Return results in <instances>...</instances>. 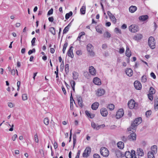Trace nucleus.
<instances>
[{
  "mask_svg": "<svg viewBox=\"0 0 158 158\" xmlns=\"http://www.w3.org/2000/svg\"><path fill=\"white\" fill-rule=\"evenodd\" d=\"M142 122L141 117H138L135 118L134 121L131 123L130 127L127 129L128 131H132L133 132L136 130L135 127L140 124Z\"/></svg>",
  "mask_w": 158,
  "mask_h": 158,
  "instance_id": "nucleus-1",
  "label": "nucleus"
},
{
  "mask_svg": "<svg viewBox=\"0 0 158 158\" xmlns=\"http://www.w3.org/2000/svg\"><path fill=\"white\" fill-rule=\"evenodd\" d=\"M148 44L150 47L153 49L155 48V42L154 38L152 36H150L148 39Z\"/></svg>",
  "mask_w": 158,
  "mask_h": 158,
  "instance_id": "nucleus-2",
  "label": "nucleus"
},
{
  "mask_svg": "<svg viewBox=\"0 0 158 158\" xmlns=\"http://www.w3.org/2000/svg\"><path fill=\"white\" fill-rule=\"evenodd\" d=\"M101 155L104 157H107L109 154V152L107 148L105 147H102L100 150Z\"/></svg>",
  "mask_w": 158,
  "mask_h": 158,
  "instance_id": "nucleus-3",
  "label": "nucleus"
},
{
  "mask_svg": "<svg viewBox=\"0 0 158 158\" xmlns=\"http://www.w3.org/2000/svg\"><path fill=\"white\" fill-rule=\"evenodd\" d=\"M129 30L132 32H136L139 30L138 26L135 24H132L129 27Z\"/></svg>",
  "mask_w": 158,
  "mask_h": 158,
  "instance_id": "nucleus-4",
  "label": "nucleus"
},
{
  "mask_svg": "<svg viewBox=\"0 0 158 158\" xmlns=\"http://www.w3.org/2000/svg\"><path fill=\"white\" fill-rule=\"evenodd\" d=\"M91 151V149L89 147L86 148L83 153L82 156L84 157H88L90 154Z\"/></svg>",
  "mask_w": 158,
  "mask_h": 158,
  "instance_id": "nucleus-5",
  "label": "nucleus"
},
{
  "mask_svg": "<svg viewBox=\"0 0 158 158\" xmlns=\"http://www.w3.org/2000/svg\"><path fill=\"white\" fill-rule=\"evenodd\" d=\"M124 114V110L122 109H119L116 113V118L117 119H119L122 117Z\"/></svg>",
  "mask_w": 158,
  "mask_h": 158,
  "instance_id": "nucleus-6",
  "label": "nucleus"
},
{
  "mask_svg": "<svg viewBox=\"0 0 158 158\" xmlns=\"http://www.w3.org/2000/svg\"><path fill=\"white\" fill-rule=\"evenodd\" d=\"M87 51L90 53L91 56H94L95 55V53L92 51L93 49V46L92 45L90 44H88L87 47Z\"/></svg>",
  "mask_w": 158,
  "mask_h": 158,
  "instance_id": "nucleus-7",
  "label": "nucleus"
},
{
  "mask_svg": "<svg viewBox=\"0 0 158 158\" xmlns=\"http://www.w3.org/2000/svg\"><path fill=\"white\" fill-rule=\"evenodd\" d=\"M134 131L133 132V133H131L128 136V140L129 141H135L136 139V135L135 133H134Z\"/></svg>",
  "mask_w": 158,
  "mask_h": 158,
  "instance_id": "nucleus-8",
  "label": "nucleus"
},
{
  "mask_svg": "<svg viewBox=\"0 0 158 158\" xmlns=\"http://www.w3.org/2000/svg\"><path fill=\"white\" fill-rule=\"evenodd\" d=\"M134 85L135 88L137 90H140L142 88L141 84L139 81H135L134 82Z\"/></svg>",
  "mask_w": 158,
  "mask_h": 158,
  "instance_id": "nucleus-9",
  "label": "nucleus"
},
{
  "mask_svg": "<svg viewBox=\"0 0 158 158\" xmlns=\"http://www.w3.org/2000/svg\"><path fill=\"white\" fill-rule=\"evenodd\" d=\"M107 13L109 16L110 19H111L113 22L114 24L116 23V19L115 18V16L113 15L110 11H108Z\"/></svg>",
  "mask_w": 158,
  "mask_h": 158,
  "instance_id": "nucleus-10",
  "label": "nucleus"
},
{
  "mask_svg": "<svg viewBox=\"0 0 158 158\" xmlns=\"http://www.w3.org/2000/svg\"><path fill=\"white\" fill-rule=\"evenodd\" d=\"M135 102L133 100H131L128 103V106L130 109H132L135 107Z\"/></svg>",
  "mask_w": 158,
  "mask_h": 158,
  "instance_id": "nucleus-11",
  "label": "nucleus"
},
{
  "mask_svg": "<svg viewBox=\"0 0 158 158\" xmlns=\"http://www.w3.org/2000/svg\"><path fill=\"white\" fill-rule=\"evenodd\" d=\"M100 112L101 115L103 117H106L108 115V111L106 108H102L100 110Z\"/></svg>",
  "mask_w": 158,
  "mask_h": 158,
  "instance_id": "nucleus-12",
  "label": "nucleus"
},
{
  "mask_svg": "<svg viewBox=\"0 0 158 158\" xmlns=\"http://www.w3.org/2000/svg\"><path fill=\"white\" fill-rule=\"evenodd\" d=\"M77 100L79 106L81 108H82L84 106V105L83 103V100L81 97L80 96L77 97Z\"/></svg>",
  "mask_w": 158,
  "mask_h": 158,
  "instance_id": "nucleus-13",
  "label": "nucleus"
},
{
  "mask_svg": "<svg viewBox=\"0 0 158 158\" xmlns=\"http://www.w3.org/2000/svg\"><path fill=\"white\" fill-rule=\"evenodd\" d=\"M73 48V47L72 46H70L69 49L68 50L67 52L68 56L72 58L74 57L73 53V50L72 49V48Z\"/></svg>",
  "mask_w": 158,
  "mask_h": 158,
  "instance_id": "nucleus-14",
  "label": "nucleus"
},
{
  "mask_svg": "<svg viewBox=\"0 0 158 158\" xmlns=\"http://www.w3.org/2000/svg\"><path fill=\"white\" fill-rule=\"evenodd\" d=\"M74 102L73 97L72 91L71 92V96H70V108L71 110H73V102Z\"/></svg>",
  "mask_w": 158,
  "mask_h": 158,
  "instance_id": "nucleus-15",
  "label": "nucleus"
},
{
  "mask_svg": "<svg viewBox=\"0 0 158 158\" xmlns=\"http://www.w3.org/2000/svg\"><path fill=\"white\" fill-rule=\"evenodd\" d=\"M89 71L90 74L92 75H95L96 74L95 69L92 66H91L89 67Z\"/></svg>",
  "mask_w": 158,
  "mask_h": 158,
  "instance_id": "nucleus-16",
  "label": "nucleus"
},
{
  "mask_svg": "<svg viewBox=\"0 0 158 158\" xmlns=\"http://www.w3.org/2000/svg\"><path fill=\"white\" fill-rule=\"evenodd\" d=\"M105 93V90L102 89H98L97 94L98 96H100L103 95Z\"/></svg>",
  "mask_w": 158,
  "mask_h": 158,
  "instance_id": "nucleus-17",
  "label": "nucleus"
},
{
  "mask_svg": "<svg viewBox=\"0 0 158 158\" xmlns=\"http://www.w3.org/2000/svg\"><path fill=\"white\" fill-rule=\"evenodd\" d=\"M93 82L94 84L97 85H100L101 84L100 79L98 77H95L94 79Z\"/></svg>",
  "mask_w": 158,
  "mask_h": 158,
  "instance_id": "nucleus-18",
  "label": "nucleus"
},
{
  "mask_svg": "<svg viewBox=\"0 0 158 158\" xmlns=\"http://www.w3.org/2000/svg\"><path fill=\"white\" fill-rule=\"evenodd\" d=\"M125 72L126 74L128 76L131 77L133 75V71L131 69H126Z\"/></svg>",
  "mask_w": 158,
  "mask_h": 158,
  "instance_id": "nucleus-19",
  "label": "nucleus"
},
{
  "mask_svg": "<svg viewBox=\"0 0 158 158\" xmlns=\"http://www.w3.org/2000/svg\"><path fill=\"white\" fill-rule=\"evenodd\" d=\"M137 153L138 156L141 157L143 156L144 155V152L143 150L141 148H138L137 149Z\"/></svg>",
  "mask_w": 158,
  "mask_h": 158,
  "instance_id": "nucleus-20",
  "label": "nucleus"
},
{
  "mask_svg": "<svg viewBox=\"0 0 158 158\" xmlns=\"http://www.w3.org/2000/svg\"><path fill=\"white\" fill-rule=\"evenodd\" d=\"M99 103L97 102H95L93 103L91 106V108L93 110H96L98 108Z\"/></svg>",
  "mask_w": 158,
  "mask_h": 158,
  "instance_id": "nucleus-21",
  "label": "nucleus"
},
{
  "mask_svg": "<svg viewBox=\"0 0 158 158\" xmlns=\"http://www.w3.org/2000/svg\"><path fill=\"white\" fill-rule=\"evenodd\" d=\"M151 152L152 153L156 154L157 152V147L156 145L152 146L151 148Z\"/></svg>",
  "mask_w": 158,
  "mask_h": 158,
  "instance_id": "nucleus-22",
  "label": "nucleus"
},
{
  "mask_svg": "<svg viewBox=\"0 0 158 158\" xmlns=\"http://www.w3.org/2000/svg\"><path fill=\"white\" fill-rule=\"evenodd\" d=\"M137 9V7L135 6H131L129 8V11L132 13L134 12Z\"/></svg>",
  "mask_w": 158,
  "mask_h": 158,
  "instance_id": "nucleus-23",
  "label": "nucleus"
},
{
  "mask_svg": "<svg viewBox=\"0 0 158 158\" xmlns=\"http://www.w3.org/2000/svg\"><path fill=\"white\" fill-rule=\"evenodd\" d=\"M117 145L118 148L120 149H123L124 147V143L122 142H118L117 143Z\"/></svg>",
  "mask_w": 158,
  "mask_h": 158,
  "instance_id": "nucleus-24",
  "label": "nucleus"
},
{
  "mask_svg": "<svg viewBox=\"0 0 158 158\" xmlns=\"http://www.w3.org/2000/svg\"><path fill=\"white\" fill-rule=\"evenodd\" d=\"M131 52L128 47H127L126 51V55L128 57H130L131 56Z\"/></svg>",
  "mask_w": 158,
  "mask_h": 158,
  "instance_id": "nucleus-25",
  "label": "nucleus"
},
{
  "mask_svg": "<svg viewBox=\"0 0 158 158\" xmlns=\"http://www.w3.org/2000/svg\"><path fill=\"white\" fill-rule=\"evenodd\" d=\"M72 74L73 79L75 80H77L78 78V73L76 72L73 71Z\"/></svg>",
  "mask_w": 158,
  "mask_h": 158,
  "instance_id": "nucleus-26",
  "label": "nucleus"
},
{
  "mask_svg": "<svg viewBox=\"0 0 158 158\" xmlns=\"http://www.w3.org/2000/svg\"><path fill=\"white\" fill-rule=\"evenodd\" d=\"M148 18L147 15H144L140 16L139 17V19L142 21H144Z\"/></svg>",
  "mask_w": 158,
  "mask_h": 158,
  "instance_id": "nucleus-27",
  "label": "nucleus"
},
{
  "mask_svg": "<svg viewBox=\"0 0 158 158\" xmlns=\"http://www.w3.org/2000/svg\"><path fill=\"white\" fill-rule=\"evenodd\" d=\"M85 6L83 5L80 9V13L81 15H85Z\"/></svg>",
  "mask_w": 158,
  "mask_h": 158,
  "instance_id": "nucleus-28",
  "label": "nucleus"
},
{
  "mask_svg": "<svg viewBox=\"0 0 158 158\" xmlns=\"http://www.w3.org/2000/svg\"><path fill=\"white\" fill-rule=\"evenodd\" d=\"M73 148H74L75 147L76 142V139H77V136L76 135V134H74L73 135Z\"/></svg>",
  "mask_w": 158,
  "mask_h": 158,
  "instance_id": "nucleus-29",
  "label": "nucleus"
},
{
  "mask_svg": "<svg viewBox=\"0 0 158 158\" xmlns=\"http://www.w3.org/2000/svg\"><path fill=\"white\" fill-rule=\"evenodd\" d=\"M143 37V36L141 34H139L137 35L134 37V39L136 40H139Z\"/></svg>",
  "mask_w": 158,
  "mask_h": 158,
  "instance_id": "nucleus-30",
  "label": "nucleus"
},
{
  "mask_svg": "<svg viewBox=\"0 0 158 158\" xmlns=\"http://www.w3.org/2000/svg\"><path fill=\"white\" fill-rule=\"evenodd\" d=\"M154 154L151 152H149L148 153V158H155L154 156Z\"/></svg>",
  "mask_w": 158,
  "mask_h": 158,
  "instance_id": "nucleus-31",
  "label": "nucleus"
},
{
  "mask_svg": "<svg viewBox=\"0 0 158 158\" xmlns=\"http://www.w3.org/2000/svg\"><path fill=\"white\" fill-rule=\"evenodd\" d=\"M125 155L126 158H131V154L129 151H127L125 152Z\"/></svg>",
  "mask_w": 158,
  "mask_h": 158,
  "instance_id": "nucleus-32",
  "label": "nucleus"
},
{
  "mask_svg": "<svg viewBox=\"0 0 158 158\" xmlns=\"http://www.w3.org/2000/svg\"><path fill=\"white\" fill-rule=\"evenodd\" d=\"M73 15V12L72 11H70L69 13L66 14L65 16V18L66 19H68L70 16H72Z\"/></svg>",
  "mask_w": 158,
  "mask_h": 158,
  "instance_id": "nucleus-33",
  "label": "nucleus"
},
{
  "mask_svg": "<svg viewBox=\"0 0 158 158\" xmlns=\"http://www.w3.org/2000/svg\"><path fill=\"white\" fill-rule=\"evenodd\" d=\"M107 108L110 110H112L114 109V104H109L107 106Z\"/></svg>",
  "mask_w": 158,
  "mask_h": 158,
  "instance_id": "nucleus-34",
  "label": "nucleus"
},
{
  "mask_svg": "<svg viewBox=\"0 0 158 158\" xmlns=\"http://www.w3.org/2000/svg\"><path fill=\"white\" fill-rule=\"evenodd\" d=\"M49 120L48 118H45L44 119V123L46 126L49 124Z\"/></svg>",
  "mask_w": 158,
  "mask_h": 158,
  "instance_id": "nucleus-35",
  "label": "nucleus"
},
{
  "mask_svg": "<svg viewBox=\"0 0 158 158\" xmlns=\"http://www.w3.org/2000/svg\"><path fill=\"white\" fill-rule=\"evenodd\" d=\"M49 31L53 35H55L56 34L55 29L53 27H51L50 28Z\"/></svg>",
  "mask_w": 158,
  "mask_h": 158,
  "instance_id": "nucleus-36",
  "label": "nucleus"
},
{
  "mask_svg": "<svg viewBox=\"0 0 158 158\" xmlns=\"http://www.w3.org/2000/svg\"><path fill=\"white\" fill-rule=\"evenodd\" d=\"M68 42H65L63 48V54H64L65 53V51L66 50V48L68 46Z\"/></svg>",
  "mask_w": 158,
  "mask_h": 158,
  "instance_id": "nucleus-37",
  "label": "nucleus"
},
{
  "mask_svg": "<svg viewBox=\"0 0 158 158\" xmlns=\"http://www.w3.org/2000/svg\"><path fill=\"white\" fill-rule=\"evenodd\" d=\"M69 65L68 64H66L65 66V70L66 73L67 74L69 73Z\"/></svg>",
  "mask_w": 158,
  "mask_h": 158,
  "instance_id": "nucleus-38",
  "label": "nucleus"
},
{
  "mask_svg": "<svg viewBox=\"0 0 158 158\" xmlns=\"http://www.w3.org/2000/svg\"><path fill=\"white\" fill-rule=\"evenodd\" d=\"M130 153L131 154V158H137L135 156V151L134 150H131V152H130Z\"/></svg>",
  "mask_w": 158,
  "mask_h": 158,
  "instance_id": "nucleus-39",
  "label": "nucleus"
},
{
  "mask_svg": "<svg viewBox=\"0 0 158 158\" xmlns=\"http://www.w3.org/2000/svg\"><path fill=\"white\" fill-rule=\"evenodd\" d=\"M58 66L56 67V71H55V73L56 74V81H58L59 80V76H58Z\"/></svg>",
  "mask_w": 158,
  "mask_h": 158,
  "instance_id": "nucleus-40",
  "label": "nucleus"
},
{
  "mask_svg": "<svg viewBox=\"0 0 158 158\" xmlns=\"http://www.w3.org/2000/svg\"><path fill=\"white\" fill-rule=\"evenodd\" d=\"M104 37L110 38L111 35L108 31H106L104 34Z\"/></svg>",
  "mask_w": 158,
  "mask_h": 158,
  "instance_id": "nucleus-41",
  "label": "nucleus"
},
{
  "mask_svg": "<svg viewBox=\"0 0 158 158\" xmlns=\"http://www.w3.org/2000/svg\"><path fill=\"white\" fill-rule=\"evenodd\" d=\"M150 94H153L155 93V89L152 87H151L150 88Z\"/></svg>",
  "mask_w": 158,
  "mask_h": 158,
  "instance_id": "nucleus-42",
  "label": "nucleus"
},
{
  "mask_svg": "<svg viewBox=\"0 0 158 158\" xmlns=\"http://www.w3.org/2000/svg\"><path fill=\"white\" fill-rule=\"evenodd\" d=\"M141 81L142 82L145 83L146 82L147 79L146 76L143 75L141 77Z\"/></svg>",
  "mask_w": 158,
  "mask_h": 158,
  "instance_id": "nucleus-43",
  "label": "nucleus"
},
{
  "mask_svg": "<svg viewBox=\"0 0 158 158\" xmlns=\"http://www.w3.org/2000/svg\"><path fill=\"white\" fill-rule=\"evenodd\" d=\"M22 98L23 100L25 101L27 99V95L26 94H23L22 95Z\"/></svg>",
  "mask_w": 158,
  "mask_h": 158,
  "instance_id": "nucleus-44",
  "label": "nucleus"
},
{
  "mask_svg": "<svg viewBox=\"0 0 158 158\" xmlns=\"http://www.w3.org/2000/svg\"><path fill=\"white\" fill-rule=\"evenodd\" d=\"M69 28L67 27L66 26L64 28L63 31V34H65L69 30Z\"/></svg>",
  "mask_w": 158,
  "mask_h": 158,
  "instance_id": "nucleus-45",
  "label": "nucleus"
},
{
  "mask_svg": "<svg viewBox=\"0 0 158 158\" xmlns=\"http://www.w3.org/2000/svg\"><path fill=\"white\" fill-rule=\"evenodd\" d=\"M96 31L98 33L102 34V29L101 28H99L98 27H96Z\"/></svg>",
  "mask_w": 158,
  "mask_h": 158,
  "instance_id": "nucleus-46",
  "label": "nucleus"
},
{
  "mask_svg": "<svg viewBox=\"0 0 158 158\" xmlns=\"http://www.w3.org/2000/svg\"><path fill=\"white\" fill-rule=\"evenodd\" d=\"M34 140L36 143H38L39 142L38 137L37 134L34 135Z\"/></svg>",
  "mask_w": 158,
  "mask_h": 158,
  "instance_id": "nucleus-47",
  "label": "nucleus"
},
{
  "mask_svg": "<svg viewBox=\"0 0 158 158\" xmlns=\"http://www.w3.org/2000/svg\"><path fill=\"white\" fill-rule=\"evenodd\" d=\"M53 9L52 8L47 13L48 15H52L53 14Z\"/></svg>",
  "mask_w": 158,
  "mask_h": 158,
  "instance_id": "nucleus-48",
  "label": "nucleus"
},
{
  "mask_svg": "<svg viewBox=\"0 0 158 158\" xmlns=\"http://www.w3.org/2000/svg\"><path fill=\"white\" fill-rule=\"evenodd\" d=\"M152 114V111L151 110H148L146 112V115L148 117L150 116Z\"/></svg>",
  "mask_w": 158,
  "mask_h": 158,
  "instance_id": "nucleus-49",
  "label": "nucleus"
},
{
  "mask_svg": "<svg viewBox=\"0 0 158 158\" xmlns=\"http://www.w3.org/2000/svg\"><path fill=\"white\" fill-rule=\"evenodd\" d=\"M153 94H148V97L149 98V99L152 101L153 99V96H152Z\"/></svg>",
  "mask_w": 158,
  "mask_h": 158,
  "instance_id": "nucleus-50",
  "label": "nucleus"
},
{
  "mask_svg": "<svg viewBox=\"0 0 158 158\" xmlns=\"http://www.w3.org/2000/svg\"><path fill=\"white\" fill-rule=\"evenodd\" d=\"M122 140L124 142H126L127 141V140L128 139V137L127 138L125 136H123L122 138Z\"/></svg>",
  "mask_w": 158,
  "mask_h": 158,
  "instance_id": "nucleus-51",
  "label": "nucleus"
},
{
  "mask_svg": "<svg viewBox=\"0 0 158 158\" xmlns=\"http://www.w3.org/2000/svg\"><path fill=\"white\" fill-rule=\"evenodd\" d=\"M70 83L71 84V87H75V82L73 80H71L70 81Z\"/></svg>",
  "mask_w": 158,
  "mask_h": 158,
  "instance_id": "nucleus-52",
  "label": "nucleus"
},
{
  "mask_svg": "<svg viewBox=\"0 0 158 158\" xmlns=\"http://www.w3.org/2000/svg\"><path fill=\"white\" fill-rule=\"evenodd\" d=\"M115 31L117 33H119L120 34H121V30L118 28H115Z\"/></svg>",
  "mask_w": 158,
  "mask_h": 158,
  "instance_id": "nucleus-53",
  "label": "nucleus"
},
{
  "mask_svg": "<svg viewBox=\"0 0 158 158\" xmlns=\"http://www.w3.org/2000/svg\"><path fill=\"white\" fill-rule=\"evenodd\" d=\"M94 158H101L100 156L98 154L95 153L93 155Z\"/></svg>",
  "mask_w": 158,
  "mask_h": 158,
  "instance_id": "nucleus-54",
  "label": "nucleus"
},
{
  "mask_svg": "<svg viewBox=\"0 0 158 158\" xmlns=\"http://www.w3.org/2000/svg\"><path fill=\"white\" fill-rule=\"evenodd\" d=\"M35 40H36V38L35 37H34L32 39L31 41V45L32 46L35 45Z\"/></svg>",
  "mask_w": 158,
  "mask_h": 158,
  "instance_id": "nucleus-55",
  "label": "nucleus"
},
{
  "mask_svg": "<svg viewBox=\"0 0 158 158\" xmlns=\"http://www.w3.org/2000/svg\"><path fill=\"white\" fill-rule=\"evenodd\" d=\"M150 75L151 77L153 78V79H155L156 78V76L155 74L153 72H152L150 74Z\"/></svg>",
  "mask_w": 158,
  "mask_h": 158,
  "instance_id": "nucleus-56",
  "label": "nucleus"
},
{
  "mask_svg": "<svg viewBox=\"0 0 158 158\" xmlns=\"http://www.w3.org/2000/svg\"><path fill=\"white\" fill-rule=\"evenodd\" d=\"M61 88L64 94V95H66V92L65 89L63 85L62 86Z\"/></svg>",
  "mask_w": 158,
  "mask_h": 158,
  "instance_id": "nucleus-57",
  "label": "nucleus"
},
{
  "mask_svg": "<svg viewBox=\"0 0 158 158\" xmlns=\"http://www.w3.org/2000/svg\"><path fill=\"white\" fill-rule=\"evenodd\" d=\"M76 54L78 55H81L82 54V52L81 50H78L76 52Z\"/></svg>",
  "mask_w": 158,
  "mask_h": 158,
  "instance_id": "nucleus-58",
  "label": "nucleus"
},
{
  "mask_svg": "<svg viewBox=\"0 0 158 158\" xmlns=\"http://www.w3.org/2000/svg\"><path fill=\"white\" fill-rule=\"evenodd\" d=\"M92 127L94 129H96V125L94 122L92 123L91 124Z\"/></svg>",
  "mask_w": 158,
  "mask_h": 158,
  "instance_id": "nucleus-59",
  "label": "nucleus"
},
{
  "mask_svg": "<svg viewBox=\"0 0 158 158\" xmlns=\"http://www.w3.org/2000/svg\"><path fill=\"white\" fill-rule=\"evenodd\" d=\"M20 81H18L17 82V87H18V88H17V90L18 91H19V88H20Z\"/></svg>",
  "mask_w": 158,
  "mask_h": 158,
  "instance_id": "nucleus-60",
  "label": "nucleus"
},
{
  "mask_svg": "<svg viewBox=\"0 0 158 158\" xmlns=\"http://www.w3.org/2000/svg\"><path fill=\"white\" fill-rule=\"evenodd\" d=\"M124 52V48H120L119 51V53L120 54L123 53Z\"/></svg>",
  "mask_w": 158,
  "mask_h": 158,
  "instance_id": "nucleus-61",
  "label": "nucleus"
},
{
  "mask_svg": "<svg viewBox=\"0 0 158 158\" xmlns=\"http://www.w3.org/2000/svg\"><path fill=\"white\" fill-rule=\"evenodd\" d=\"M17 137V135L16 134H15L12 137V139L14 141L15 140L16 138Z\"/></svg>",
  "mask_w": 158,
  "mask_h": 158,
  "instance_id": "nucleus-62",
  "label": "nucleus"
},
{
  "mask_svg": "<svg viewBox=\"0 0 158 158\" xmlns=\"http://www.w3.org/2000/svg\"><path fill=\"white\" fill-rule=\"evenodd\" d=\"M54 148L55 149L57 148L58 147V144L56 142H55L54 143Z\"/></svg>",
  "mask_w": 158,
  "mask_h": 158,
  "instance_id": "nucleus-63",
  "label": "nucleus"
},
{
  "mask_svg": "<svg viewBox=\"0 0 158 158\" xmlns=\"http://www.w3.org/2000/svg\"><path fill=\"white\" fill-rule=\"evenodd\" d=\"M80 153H81L80 150H78V152L77 153V156H76V158H79Z\"/></svg>",
  "mask_w": 158,
  "mask_h": 158,
  "instance_id": "nucleus-64",
  "label": "nucleus"
}]
</instances>
